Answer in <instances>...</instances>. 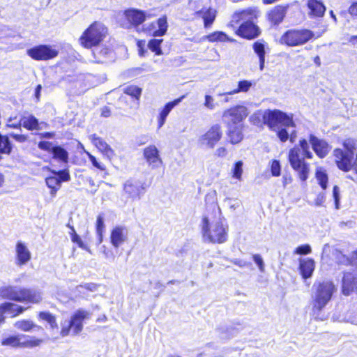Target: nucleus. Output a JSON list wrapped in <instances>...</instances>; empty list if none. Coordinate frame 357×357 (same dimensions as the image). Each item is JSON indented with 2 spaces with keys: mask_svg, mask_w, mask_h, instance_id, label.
<instances>
[{
  "mask_svg": "<svg viewBox=\"0 0 357 357\" xmlns=\"http://www.w3.org/2000/svg\"><path fill=\"white\" fill-rule=\"evenodd\" d=\"M219 216L213 219L204 217L201 229L203 239L205 242L212 243H223L227 240L228 227L225 219L221 217V211L218 207Z\"/></svg>",
  "mask_w": 357,
  "mask_h": 357,
  "instance_id": "1",
  "label": "nucleus"
},
{
  "mask_svg": "<svg viewBox=\"0 0 357 357\" xmlns=\"http://www.w3.org/2000/svg\"><path fill=\"white\" fill-rule=\"evenodd\" d=\"M264 121L271 130H278L277 135L282 142L289 139V134L285 128L279 129V125L284 127L295 126L293 115L278 109L266 111L264 114Z\"/></svg>",
  "mask_w": 357,
  "mask_h": 357,
  "instance_id": "2",
  "label": "nucleus"
},
{
  "mask_svg": "<svg viewBox=\"0 0 357 357\" xmlns=\"http://www.w3.org/2000/svg\"><path fill=\"white\" fill-rule=\"evenodd\" d=\"M313 287L315 292L313 296L312 314L316 319L323 320L324 318L321 312L331 301L336 288L332 282L328 280L315 282Z\"/></svg>",
  "mask_w": 357,
  "mask_h": 357,
  "instance_id": "3",
  "label": "nucleus"
},
{
  "mask_svg": "<svg viewBox=\"0 0 357 357\" xmlns=\"http://www.w3.org/2000/svg\"><path fill=\"white\" fill-rule=\"evenodd\" d=\"M0 296L3 298L17 302L36 303L42 300L40 291L31 289L20 288L17 286H7L0 288Z\"/></svg>",
  "mask_w": 357,
  "mask_h": 357,
  "instance_id": "4",
  "label": "nucleus"
},
{
  "mask_svg": "<svg viewBox=\"0 0 357 357\" xmlns=\"http://www.w3.org/2000/svg\"><path fill=\"white\" fill-rule=\"evenodd\" d=\"M238 15L239 19L243 22L236 31V33L248 40L257 38L260 34V31L253 20L257 17L258 11L256 9L250 8L242 10Z\"/></svg>",
  "mask_w": 357,
  "mask_h": 357,
  "instance_id": "5",
  "label": "nucleus"
},
{
  "mask_svg": "<svg viewBox=\"0 0 357 357\" xmlns=\"http://www.w3.org/2000/svg\"><path fill=\"white\" fill-rule=\"evenodd\" d=\"M107 28L103 24L95 22L91 24L80 36V45L85 48H91L98 45L105 37Z\"/></svg>",
  "mask_w": 357,
  "mask_h": 357,
  "instance_id": "6",
  "label": "nucleus"
},
{
  "mask_svg": "<svg viewBox=\"0 0 357 357\" xmlns=\"http://www.w3.org/2000/svg\"><path fill=\"white\" fill-rule=\"evenodd\" d=\"M91 317V313L85 310L79 309L75 311L69 320L61 321V335L66 337L70 334L72 331L73 335L79 334L83 329V321L89 319Z\"/></svg>",
  "mask_w": 357,
  "mask_h": 357,
  "instance_id": "7",
  "label": "nucleus"
},
{
  "mask_svg": "<svg viewBox=\"0 0 357 357\" xmlns=\"http://www.w3.org/2000/svg\"><path fill=\"white\" fill-rule=\"evenodd\" d=\"M313 37L314 33L309 29H294L287 31L282 36L280 40L282 44L289 47H295L305 44Z\"/></svg>",
  "mask_w": 357,
  "mask_h": 357,
  "instance_id": "8",
  "label": "nucleus"
},
{
  "mask_svg": "<svg viewBox=\"0 0 357 357\" xmlns=\"http://www.w3.org/2000/svg\"><path fill=\"white\" fill-rule=\"evenodd\" d=\"M289 162L291 167L297 172L303 181L307 180L309 174V165L304 160V155L299 147L295 146L289 152Z\"/></svg>",
  "mask_w": 357,
  "mask_h": 357,
  "instance_id": "9",
  "label": "nucleus"
},
{
  "mask_svg": "<svg viewBox=\"0 0 357 357\" xmlns=\"http://www.w3.org/2000/svg\"><path fill=\"white\" fill-rule=\"evenodd\" d=\"M42 340L40 339L24 334H18L3 337L1 340V345L13 348H33L39 346Z\"/></svg>",
  "mask_w": 357,
  "mask_h": 357,
  "instance_id": "10",
  "label": "nucleus"
},
{
  "mask_svg": "<svg viewBox=\"0 0 357 357\" xmlns=\"http://www.w3.org/2000/svg\"><path fill=\"white\" fill-rule=\"evenodd\" d=\"M248 115V109L245 106L237 105L223 112L222 121L227 127L241 126Z\"/></svg>",
  "mask_w": 357,
  "mask_h": 357,
  "instance_id": "11",
  "label": "nucleus"
},
{
  "mask_svg": "<svg viewBox=\"0 0 357 357\" xmlns=\"http://www.w3.org/2000/svg\"><path fill=\"white\" fill-rule=\"evenodd\" d=\"M222 137V131L220 125L214 124L199 137L197 143L202 149H213Z\"/></svg>",
  "mask_w": 357,
  "mask_h": 357,
  "instance_id": "12",
  "label": "nucleus"
},
{
  "mask_svg": "<svg viewBox=\"0 0 357 357\" xmlns=\"http://www.w3.org/2000/svg\"><path fill=\"white\" fill-rule=\"evenodd\" d=\"M27 54L34 60L45 61L53 59L58 55V51L50 45H39L28 49Z\"/></svg>",
  "mask_w": 357,
  "mask_h": 357,
  "instance_id": "13",
  "label": "nucleus"
},
{
  "mask_svg": "<svg viewBox=\"0 0 357 357\" xmlns=\"http://www.w3.org/2000/svg\"><path fill=\"white\" fill-rule=\"evenodd\" d=\"M335 162L337 167L343 172H349L352 168L354 156L340 149H335L333 151Z\"/></svg>",
  "mask_w": 357,
  "mask_h": 357,
  "instance_id": "14",
  "label": "nucleus"
},
{
  "mask_svg": "<svg viewBox=\"0 0 357 357\" xmlns=\"http://www.w3.org/2000/svg\"><path fill=\"white\" fill-rule=\"evenodd\" d=\"M342 291L345 296H349L354 292L357 293V268L352 272L347 271L344 273Z\"/></svg>",
  "mask_w": 357,
  "mask_h": 357,
  "instance_id": "15",
  "label": "nucleus"
},
{
  "mask_svg": "<svg viewBox=\"0 0 357 357\" xmlns=\"http://www.w3.org/2000/svg\"><path fill=\"white\" fill-rule=\"evenodd\" d=\"M143 156L149 167L151 169L159 168L162 165V160L159 151L155 145H149L143 150Z\"/></svg>",
  "mask_w": 357,
  "mask_h": 357,
  "instance_id": "16",
  "label": "nucleus"
},
{
  "mask_svg": "<svg viewBox=\"0 0 357 357\" xmlns=\"http://www.w3.org/2000/svg\"><path fill=\"white\" fill-rule=\"evenodd\" d=\"M168 29L167 17L163 15L155 22L147 24L146 31L154 37H160L164 36Z\"/></svg>",
  "mask_w": 357,
  "mask_h": 357,
  "instance_id": "17",
  "label": "nucleus"
},
{
  "mask_svg": "<svg viewBox=\"0 0 357 357\" xmlns=\"http://www.w3.org/2000/svg\"><path fill=\"white\" fill-rule=\"evenodd\" d=\"M123 192L128 198L132 200L139 199L144 193V188L141 183L129 180L124 184Z\"/></svg>",
  "mask_w": 357,
  "mask_h": 357,
  "instance_id": "18",
  "label": "nucleus"
},
{
  "mask_svg": "<svg viewBox=\"0 0 357 357\" xmlns=\"http://www.w3.org/2000/svg\"><path fill=\"white\" fill-rule=\"evenodd\" d=\"M31 257V254L25 243L17 241L15 245V264L22 266L27 264Z\"/></svg>",
  "mask_w": 357,
  "mask_h": 357,
  "instance_id": "19",
  "label": "nucleus"
},
{
  "mask_svg": "<svg viewBox=\"0 0 357 357\" xmlns=\"http://www.w3.org/2000/svg\"><path fill=\"white\" fill-rule=\"evenodd\" d=\"M309 140L314 151L319 158L326 157L330 151L331 147L325 140L320 139L313 135H310Z\"/></svg>",
  "mask_w": 357,
  "mask_h": 357,
  "instance_id": "20",
  "label": "nucleus"
},
{
  "mask_svg": "<svg viewBox=\"0 0 357 357\" xmlns=\"http://www.w3.org/2000/svg\"><path fill=\"white\" fill-rule=\"evenodd\" d=\"M127 240V231L123 226H116L111 231L110 241L112 245L117 248Z\"/></svg>",
  "mask_w": 357,
  "mask_h": 357,
  "instance_id": "21",
  "label": "nucleus"
},
{
  "mask_svg": "<svg viewBox=\"0 0 357 357\" xmlns=\"http://www.w3.org/2000/svg\"><path fill=\"white\" fill-rule=\"evenodd\" d=\"M89 138L93 144L108 158L114 157V151L103 139L96 134L90 135Z\"/></svg>",
  "mask_w": 357,
  "mask_h": 357,
  "instance_id": "22",
  "label": "nucleus"
},
{
  "mask_svg": "<svg viewBox=\"0 0 357 357\" xmlns=\"http://www.w3.org/2000/svg\"><path fill=\"white\" fill-rule=\"evenodd\" d=\"M185 97V95L181 96L180 98L175 99L173 101L167 102L164 107L160 110L159 115L158 116V128H162L165 121L167 116L169 115V112L172 110V109L178 105L183 99Z\"/></svg>",
  "mask_w": 357,
  "mask_h": 357,
  "instance_id": "23",
  "label": "nucleus"
},
{
  "mask_svg": "<svg viewBox=\"0 0 357 357\" xmlns=\"http://www.w3.org/2000/svg\"><path fill=\"white\" fill-rule=\"evenodd\" d=\"M126 20L130 23V26H138L143 23L146 18V13L137 9H128L124 12Z\"/></svg>",
  "mask_w": 357,
  "mask_h": 357,
  "instance_id": "24",
  "label": "nucleus"
},
{
  "mask_svg": "<svg viewBox=\"0 0 357 357\" xmlns=\"http://www.w3.org/2000/svg\"><path fill=\"white\" fill-rule=\"evenodd\" d=\"M307 5L311 18H320L324 15L326 7L321 0H307Z\"/></svg>",
  "mask_w": 357,
  "mask_h": 357,
  "instance_id": "25",
  "label": "nucleus"
},
{
  "mask_svg": "<svg viewBox=\"0 0 357 357\" xmlns=\"http://www.w3.org/2000/svg\"><path fill=\"white\" fill-rule=\"evenodd\" d=\"M287 8L282 6L275 7L268 13L269 20L275 24H280L284 19Z\"/></svg>",
  "mask_w": 357,
  "mask_h": 357,
  "instance_id": "26",
  "label": "nucleus"
},
{
  "mask_svg": "<svg viewBox=\"0 0 357 357\" xmlns=\"http://www.w3.org/2000/svg\"><path fill=\"white\" fill-rule=\"evenodd\" d=\"M228 129V137L231 144H237L240 142L243 137L242 129L243 125L229 126Z\"/></svg>",
  "mask_w": 357,
  "mask_h": 357,
  "instance_id": "27",
  "label": "nucleus"
},
{
  "mask_svg": "<svg viewBox=\"0 0 357 357\" xmlns=\"http://www.w3.org/2000/svg\"><path fill=\"white\" fill-rule=\"evenodd\" d=\"M336 260L338 264L351 265L357 268V251L352 253L351 257H348L340 251H336Z\"/></svg>",
  "mask_w": 357,
  "mask_h": 357,
  "instance_id": "28",
  "label": "nucleus"
},
{
  "mask_svg": "<svg viewBox=\"0 0 357 357\" xmlns=\"http://www.w3.org/2000/svg\"><path fill=\"white\" fill-rule=\"evenodd\" d=\"M300 270L304 278L311 277L314 270V261L311 259L303 260L300 262Z\"/></svg>",
  "mask_w": 357,
  "mask_h": 357,
  "instance_id": "29",
  "label": "nucleus"
},
{
  "mask_svg": "<svg viewBox=\"0 0 357 357\" xmlns=\"http://www.w3.org/2000/svg\"><path fill=\"white\" fill-rule=\"evenodd\" d=\"M256 82L254 80L243 79L238 82L237 87L230 91L229 93L236 94L239 93H247L250 88L255 86Z\"/></svg>",
  "mask_w": 357,
  "mask_h": 357,
  "instance_id": "30",
  "label": "nucleus"
},
{
  "mask_svg": "<svg viewBox=\"0 0 357 357\" xmlns=\"http://www.w3.org/2000/svg\"><path fill=\"white\" fill-rule=\"evenodd\" d=\"M22 126L29 130H39L38 120L33 115L22 116L21 118Z\"/></svg>",
  "mask_w": 357,
  "mask_h": 357,
  "instance_id": "31",
  "label": "nucleus"
},
{
  "mask_svg": "<svg viewBox=\"0 0 357 357\" xmlns=\"http://www.w3.org/2000/svg\"><path fill=\"white\" fill-rule=\"evenodd\" d=\"M1 305L3 310H5L6 313L12 317L17 316L22 313L24 310L23 307L13 303L6 302Z\"/></svg>",
  "mask_w": 357,
  "mask_h": 357,
  "instance_id": "32",
  "label": "nucleus"
},
{
  "mask_svg": "<svg viewBox=\"0 0 357 357\" xmlns=\"http://www.w3.org/2000/svg\"><path fill=\"white\" fill-rule=\"evenodd\" d=\"M205 38L209 42H233L234 40L231 39L225 33L222 31H215L205 36Z\"/></svg>",
  "mask_w": 357,
  "mask_h": 357,
  "instance_id": "33",
  "label": "nucleus"
},
{
  "mask_svg": "<svg viewBox=\"0 0 357 357\" xmlns=\"http://www.w3.org/2000/svg\"><path fill=\"white\" fill-rule=\"evenodd\" d=\"M53 158L60 160L63 162H67L68 160V151L60 146H54L52 149Z\"/></svg>",
  "mask_w": 357,
  "mask_h": 357,
  "instance_id": "34",
  "label": "nucleus"
},
{
  "mask_svg": "<svg viewBox=\"0 0 357 357\" xmlns=\"http://www.w3.org/2000/svg\"><path fill=\"white\" fill-rule=\"evenodd\" d=\"M14 326L17 329L22 331H25V332L30 331L31 330H32L33 328H37L38 330L41 329L40 327L38 326L37 325L33 324V321H31L30 320H24H24L17 321L15 323Z\"/></svg>",
  "mask_w": 357,
  "mask_h": 357,
  "instance_id": "35",
  "label": "nucleus"
},
{
  "mask_svg": "<svg viewBox=\"0 0 357 357\" xmlns=\"http://www.w3.org/2000/svg\"><path fill=\"white\" fill-rule=\"evenodd\" d=\"M46 184L51 189V195L52 197H54L57 190L61 187V181L60 179L55 176H49L45 180Z\"/></svg>",
  "mask_w": 357,
  "mask_h": 357,
  "instance_id": "36",
  "label": "nucleus"
},
{
  "mask_svg": "<svg viewBox=\"0 0 357 357\" xmlns=\"http://www.w3.org/2000/svg\"><path fill=\"white\" fill-rule=\"evenodd\" d=\"M13 149V146L9 138L6 135L0 133V152L9 155Z\"/></svg>",
  "mask_w": 357,
  "mask_h": 357,
  "instance_id": "37",
  "label": "nucleus"
},
{
  "mask_svg": "<svg viewBox=\"0 0 357 357\" xmlns=\"http://www.w3.org/2000/svg\"><path fill=\"white\" fill-rule=\"evenodd\" d=\"M200 13H202V18L204 20V26L206 28L210 26L215 18V10L211 8L207 9L206 11L203 12L201 11Z\"/></svg>",
  "mask_w": 357,
  "mask_h": 357,
  "instance_id": "38",
  "label": "nucleus"
},
{
  "mask_svg": "<svg viewBox=\"0 0 357 357\" xmlns=\"http://www.w3.org/2000/svg\"><path fill=\"white\" fill-rule=\"evenodd\" d=\"M123 91L126 94L139 100L142 94V89L134 85L128 86L124 88Z\"/></svg>",
  "mask_w": 357,
  "mask_h": 357,
  "instance_id": "39",
  "label": "nucleus"
},
{
  "mask_svg": "<svg viewBox=\"0 0 357 357\" xmlns=\"http://www.w3.org/2000/svg\"><path fill=\"white\" fill-rule=\"evenodd\" d=\"M39 318L46 321L52 328H57L58 325L55 317L48 312H41L39 313Z\"/></svg>",
  "mask_w": 357,
  "mask_h": 357,
  "instance_id": "40",
  "label": "nucleus"
},
{
  "mask_svg": "<svg viewBox=\"0 0 357 357\" xmlns=\"http://www.w3.org/2000/svg\"><path fill=\"white\" fill-rule=\"evenodd\" d=\"M162 42V39H151L148 43L149 48L155 53L157 55L162 54L160 45Z\"/></svg>",
  "mask_w": 357,
  "mask_h": 357,
  "instance_id": "41",
  "label": "nucleus"
},
{
  "mask_svg": "<svg viewBox=\"0 0 357 357\" xmlns=\"http://www.w3.org/2000/svg\"><path fill=\"white\" fill-rule=\"evenodd\" d=\"M105 229L104 217L100 214L97 217L96 220V233L99 237V243L102 241V233Z\"/></svg>",
  "mask_w": 357,
  "mask_h": 357,
  "instance_id": "42",
  "label": "nucleus"
},
{
  "mask_svg": "<svg viewBox=\"0 0 357 357\" xmlns=\"http://www.w3.org/2000/svg\"><path fill=\"white\" fill-rule=\"evenodd\" d=\"M343 146L346 149L347 153H351L353 156L354 151L357 148V140L354 139H347L343 142Z\"/></svg>",
  "mask_w": 357,
  "mask_h": 357,
  "instance_id": "43",
  "label": "nucleus"
},
{
  "mask_svg": "<svg viewBox=\"0 0 357 357\" xmlns=\"http://www.w3.org/2000/svg\"><path fill=\"white\" fill-rule=\"evenodd\" d=\"M316 178L319 181V185L323 189H326L327 188L328 183V176L325 171L322 169H317L316 172Z\"/></svg>",
  "mask_w": 357,
  "mask_h": 357,
  "instance_id": "44",
  "label": "nucleus"
},
{
  "mask_svg": "<svg viewBox=\"0 0 357 357\" xmlns=\"http://www.w3.org/2000/svg\"><path fill=\"white\" fill-rule=\"evenodd\" d=\"M254 52L257 54L259 58L265 57V45L263 42L258 40L254 43L253 45Z\"/></svg>",
  "mask_w": 357,
  "mask_h": 357,
  "instance_id": "45",
  "label": "nucleus"
},
{
  "mask_svg": "<svg viewBox=\"0 0 357 357\" xmlns=\"http://www.w3.org/2000/svg\"><path fill=\"white\" fill-rule=\"evenodd\" d=\"M67 227H68L70 229V231L69 232V234L71 237V240L73 243H77L79 248H84V243L80 238L79 236L77 234L75 229L73 227L70 226L69 224L67 225Z\"/></svg>",
  "mask_w": 357,
  "mask_h": 357,
  "instance_id": "46",
  "label": "nucleus"
},
{
  "mask_svg": "<svg viewBox=\"0 0 357 357\" xmlns=\"http://www.w3.org/2000/svg\"><path fill=\"white\" fill-rule=\"evenodd\" d=\"M243 173V162L238 161L234 164V167L232 169V176L234 178L240 180L241 178Z\"/></svg>",
  "mask_w": 357,
  "mask_h": 357,
  "instance_id": "47",
  "label": "nucleus"
},
{
  "mask_svg": "<svg viewBox=\"0 0 357 357\" xmlns=\"http://www.w3.org/2000/svg\"><path fill=\"white\" fill-rule=\"evenodd\" d=\"M300 147L302 150L303 155L307 158H312V153L310 151V147L308 145V143L306 139H301L300 140Z\"/></svg>",
  "mask_w": 357,
  "mask_h": 357,
  "instance_id": "48",
  "label": "nucleus"
},
{
  "mask_svg": "<svg viewBox=\"0 0 357 357\" xmlns=\"http://www.w3.org/2000/svg\"><path fill=\"white\" fill-rule=\"evenodd\" d=\"M204 105L209 110H213L218 106V104L215 102V99L210 95H205Z\"/></svg>",
  "mask_w": 357,
  "mask_h": 357,
  "instance_id": "49",
  "label": "nucleus"
},
{
  "mask_svg": "<svg viewBox=\"0 0 357 357\" xmlns=\"http://www.w3.org/2000/svg\"><path fill=\"white\" fill-rule=\"evenodd\" d=\"M94 54H98L99 55V59L100 58H108L110 57V55L112 54V51L111 49L106 47H101L98 49H96V52Z\"/></svg>",
  "mask_w": 357,
  "mask_h": 357,
  "instance_id": "50",
  "label": "nucleus"
},
{
  "mask_svg": "<svg viewBox=\"0 0 357 357\" xmlns=\"http://www.w3.org/2000/svg\"><path fill=\"white\" fill-rule=\"evenodd\" d=\"M252 259L255 264L257 265L259 270L263 273L265 270V265L261 256L259 254H255L252 255Z\"/></svg>",
  "mask_w": 357,
  "mask_h": 357,
  "instance_id": "51",
  "label": "nucleus"
},
{
  "mask_svg": "<svg viewBox=\"0 0 357 357\" xmlns=\"http://www.w3.org/2000/svg\"><path fill=\"white\" fill-rule=\"evenodd\" d=\"M77 290L79 292H82V289H85L86 290H89L90 291H95L98 289V285L94 283H86L84 285H79L76 287Z\"/></svg>",
  "mask_w": 357,
  "mask_h": 357,
  "instance_id": "52",
  "label": "nucleus"
},
{
  "mask_svg": "<svg viewBox=\"0 0 357 357\" xmlns=\"http://www.w3.org/2000/svg\"><path fill=\"white\" fill-rule=\"evenodd\" d=\"M310 252L311 247L307 244L300 245L295 250V253L298 255H307Z\"/></svg>",
  "mask_w": 357,
  "mask_h": 357,
  "instance_id": "53",
  "label": "nucleus"
},
{
  "mask_svg": "<svg viewBox=\"0 0 357 357\" xmlns=\"http://www.w3.org/2000/svg\"><path fill=\"white\" fill-rule=\"evenodd\" d=\"M38 146L40 149L43 151H50L52 153V149L54 147L52 143L47 141H40Z\"/></svg>",
  "mask_w": 357,
  "mask_h": 357,
  "instance_id": "54",
  "label": "nucleus"
},
{
  "mask_svg": "<svg viewBox=\"0 0 357 357\" xmlns=\"http://www.w3.org/2000/svg\"><path fill=\"white\" fill-rule=\"evenodd\" d=\"M271 172L273 176H278L280 174V165L279 161L273 160L271 164Z\"/></svg>",
  "mask_w": 357,
  "mask_h": 357,
  "instance_id": "55",
  "label": "nucleus"
},
{
  "mask_svg": "<svg viewBox=\"0 0 357 357\" xmlns=\"http://www.w3.org/2000/svg\"><path fill=\"white\" fill-rule=\"evenodd\" d=\"M333 195L335 200L336 209H339L340 206V190L337 185H335L333 189Z\"/></svg>",
  "mask_w": 357,
  "mask_h": 357,
  "instance_id": "56",
  "label": "nucleus"
},
{
  "mask_svg": "<svg viewBox=\"0 0 357 357\" xmlns=\"http://www.w3.org/2000/svg\"><path fill=\"white\" fill-rule=\"evenodd\" d=\"M62 181H68L70 178L69 173L66 170L59 171L56 173V176Z\"/></svg>",
  "mask_w": 357,
  "mask_h": 357,
  "instance_id": "57",
  "label": "nucleus"
},
{
  "mask_svg": "<svg viewBox=\"0 0 357 357\" xmlns=\"http://www.w3.org/2000/svg\"><path fill=\"white\" fill-rule=\"evenodd\" d=\"M88 156L94 167L102 171L105 169V165L99 162L93 155L88 153Z\"/></svg>",
  "mask_w": 357,
  "mask_h": 357,
  "instance_id": "58",
  "label": "nucleus"
},
{
  "mask_svg": "<svg viewBox=\"0 0 357 357\" xmlns=\"http://www.w3.org/2000/svg\"><path fill=\"white\" fill-rule=\"evenodd\" d=\"M10 136L20 143L25 142L28 139V137L25 135L10 133Z\"/></svg>",
  "mask_w": 357,
  "mask_h": 357,
  "instance_id": "59",
  "label": "nucleus"
},
{
  "mask_svg": "<svg viewBox=\"0 0 357 357\" xmlns=\"http://www.w3.org/2000/svg\"><path fill=\"white\" fill-rule=\"evenodd\" d=\"M6 126L11 128H20L22 126L21 119L18 121L13 122L12 118H10Z\"/></svg>",
  "mask_w": 357,
  "mask_h": 357,
  "instance_id": "60",
  "label": "nucleus"
},
{
  "mask_svg": "<svg viewBox=\"0 0 357 357\" xmlns=\"http://www.w3.org/2000/svg\"><path fill=\"white\" fill-rule=\"evenodd\" d=\"M227 154V151L225 147H219L215 151V155L218 157H225Z\"/></svg>",
  "mask_w": 357,
  "mask_h": 357,
  "instance_id": "61",
  "label": "nucleus"
},
{
  "mask_svg": "<svg viewBox=\"0 0 357 357\" xmlns=\"http://www.w3.org/2000/svg\"><path fill=\"white\" fill-rule=\"evenodd\" d=\"M233 262L234 264H236L240 267H245V266H250V263L247 262L242 259H235L234 261H233Z\"/></svg>",
  "mask_w": 357,
  "mask_h": 357,
  "instance_id": "62",
  "label": "nucleus"
},
{
  "mask_svg": "<svg viewBox=\"0 0 357 357\" xmlns=\"http://www.w3.org/2000/svg\"><path fill=\"white\" fill-rule=\"evenodd\" d=\"M38 135L41 138L52 139V138H53L54 137L55 135H54V132H46L39 133Z\"/></svg>",
  "mask_w": 357,
  "mask_h": 357,
  "instance_id": "63",
  "label": "nucleus"
},
{
  "mask_svg": "<svg viewBox=\"0 0 357 357\" xmlns=\"http://www.w3.org/2000/svg\"><path fill=\"white\" fill-rule=\"evenodd\" d=\"M349 10L351 15L357 16V2L354 3Z\"/></svg>",
  "mask_w": 357,
  "mask_h": 357,
  "instance_id": "64",
  "label": "nucleus"
}]
</instances>
